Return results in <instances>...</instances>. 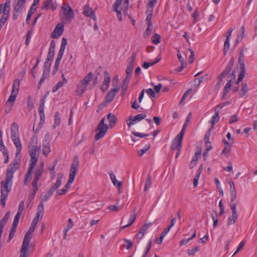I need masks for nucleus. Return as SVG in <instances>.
<instances>
[{
    "instance_id": "nucleus-1",
    "label": "nucleus",
    "mask_w": 257,
    "mask_h": 257,
    "mask_svg": "<svg viewBox=\"0 0 257 257\" xmlns=\"http://www.w3.org/2000/svg\"><path fill=\"white\" fill-rule=\"evenodd\" d=\"M18 169L19 167L10 164L7 170L6 179L1 182L0 203L3 208L6 206V200L12 190L14 174Z\"/></svg>"
},
{
    "instance_id": "nucleus-2",
    "label": "nucleus",
    "mask_w": 257,
    "mask_h": 257,
    "mask_svg": "<svg viewBox=\"0 0 257 257\" xmlns=\"http://www.w3.org/2000/svg\"><path fill=\"white\" fill-rule=\"evenodd\" d=\"M29 155L31 157V161L29 164L28 170L25 176L24 184L25 185H27L31 179L32 171L38 161V156L37 155V152H39L40 151L41 148L38 146H29Z\"/></svg>"
},
{
    "instance_id": "nucleus-3",
    "label": "nucleus",
    "mask_w": 257,
    "mask_h": 257,
    "mask_svg": "<svg viewBox=\"0 0 257 257\" xmlns=\"http://www.w3.org/2000/svg\"><path fill=\"white\" fill-rule=\"evenodd\" d=\"M79 166V158L77 156H75L73 160L72 163L71 165L70 166V173L69 175V179L67 183V184L65 185V186L64 187V188L66 189V190H68V189H69L71 186V184L74 182L76 174L77 172Z\"/></svg>"
},
{
    "instance_id": "nucleus-4",
    "label": "nucleus",
    "mask_w": 257,
    "mask_h": 257,
    "mask_svg": "<svg viewBox=\"0 0 257 257\" xmlns=\"http://www.w3.org/2000/svg\"><path fill=\"white\" fill-rule=\"evenodd\" d=\"M61 10L60 18L62 22L65 24L70 22L75 16L73 9L69 4H64L61 7Z\"/></svg>"
},
{
    "instance_id": "nucleus-5",
    "label": "nucleus",
    "mask_w": 257,
    "mask_h": 257,
    "mask_svg": "<svg viewBox=\"0 0 257 257\" xmlns=\"http://www.w3.org/2000/svg\"><path fill=\"white\" fill-rule=\"evenodd\" d=\"M108 130V126L105 123V118L103 117L98 123L96 131L98 133L95 135V140L97 141L103 138Z\"/></svg>"
},
{
    "instance_id": "nucleus-6",
    "label": "nucleus",
    "mask_w": 257,
    "mask_h": 257,
    "mask_svg": "<svg viewBox=\"0 0 257 257\" xmlns=\"http://www.w3.org/2000/svg\"><path fill=\"white\" fill-rule=\"evenodd\" d=\"M122 4H123L124 7L123 12L125 13V12L128 10L129 0H116L114 5L113 9L114 11L117 13V19L120 21H122V15L120 11L118 10V8Z\"/></svg>"
},
{
    "instance_id": "nucleus-7",
    "label": "nucleus",
    "mask_w": 257,
    "mask_h": 257,
    "mask_svg": "<svg viewBox=\"0 0 257 257\" xmlns=\"http://www.w3.org/2000/svg\"><path fill=\"white\" fill-rule=\"evenodd\" d=\"M32 232L28 231L24 236L23 242L21 247V252L29 254V243L32 238Z\"/></svg>"
},
{
    "instance_id": "nucleus-8",
    "label": "nucleus",
    "mask_w": 257,
    "mask_h": 257,
    "mask_svg": "<svg viewBox=\"0 0 257 257\" xmlns=\"http://www.w3.org/2000/svg\"><path fill=\"white\" fill-rule=\"evenodd\" d=\"M16 5L14 8V14L13 15V19L16 20L17 19L19 14L22 12L24 7V5L26 0H15Z\"/></svg>"
},
{
    "instance_id": "nucleus-9",
    "label": "nucleus",
    "mask_w": 257,
    "mask_h": 257,
    "mask_svg": "<svg viewBox=\"0 0 257 257\" xmlns=\"http://www.w3.org/2000/svg\"><path fill=\"white\" fill-rule=\"evenodd\" d=\"M233 65V61L231 59L228 62L227 65L226 66L225 70L222 72L220 75L218 77V81L216 85V86L219 88L221 86V82L222 79L230 72L231 68Z\"/></svg>"
},
{
    "instance_id": "nucleus-10",
    "label": "nucleus",
    "mask_w": 257,
    "mask_h": 257,
    "mask_svg": "<svg viewBox=\"0 0 257 257\" xmlns=\"http://www.w3.org/2000/svg\"><path fill=\"white\" fill-rule=\"evenodd\" d=\"M182 135L181 134L179 137L176 136L173 141L171 146V149L172 151L181 149L183 140Z\"/></svg>"
},
{
    "instance_id": "nucleus-11",
    "label": "nucleus",
    "mask_w": 257,
    "mask_h": 257,
    "mask_svg": "<svg viewBox=\"0 0 257 257\" xmlns=\"http://www.w3.org/2000/svg\"><path fill=\"white\" fill-rule=\"evenodd\" d=\"M146 116V114L144 113L139 114L135 116H130L129 120L127 121V124L128 126H130L145 119Z\"/></svg>"
},
{
    "instance_id": "nucleus-12",
    "label": "nucleus",
    "mask_w": 257,
    "mask_h": 257,
    "mask_svg": "<svg viewBox=\"0 0 257 257\" xmlns=\"http://www.w3.org/2000/svg\"><path fill=\"white\" fill-rule=\"evenodd\" d=\"M119 88L116 85V87L111 89L106 95L105 101L106 103H110L113 100L116 93L119 91Z\"/></svg>"
},
{
    "instance_id": "nucleus-13",
    "label": "nucleus",
    "mask_w": 257,
    "mask_h": 257,
    "mask_svg": "<svg viewBox=\"0 0 257 257\" xmlns=\"http://www.w3.org/2000/svg\"><path fill=\"white\" fill-rule=\"evenodd\" d=\"M110 81V76L107 71H105L104 73V79L102 84L100 87V89L105 92L108 88Z\"/></svg>"
},
{
    "instance_id": "nucleus-14",
    "label": "nucleus",
    "mask_w": 257,
    "mask_h": 257,
    "mask_svg": "<svg viewBox=\"0 0 257 257\" xmlns=\"http://www.w3.org/2000/svg\"><path fill=\"white\" fill-rule=\"evenodd\" d=\"M64 31V26L62 24L59 23L56 25L53 32L51 34L53 38H57L60 36Z\"/></svg>"
},
{
    "instance_id": "nucleus-15",
    "label": "nucleus",
    "mask_w": 257,
    "mask_h": 257,
    "mask_svg": "<svg viewBox=\"0 0 257 257\" xmlns=\"http://www.w3.org/2000/svg\"><path fill=\"white\" fill-rule=\"evenodd\" d=\"M11 137L12 141L19 139L18 125L16 122H13L11 124Z\"/></svg>"
},
{
    "instance_id": "nucleus-16",
    "label": "nucleus",
    "mask_w": 257,
    "mask_h": 257,
    "mask_svg": "<svg viewBox=\"0 0 257 257\" xmlns=\"http://www.w3.org/2000/svg\"><path fill=\"white\" fill-rule=\"evenodd\" d=\"M83 14L85 16L87 17H90L91 19H93L94 21L96 20V17L94 14V12L93 9L89 7H84Z\"/></svg>"
},
{
    "instance_id": "nucleus-17",
    "label": "nucleus",
    "mask_w": 257,
    "mask_h": 257,
    "mask_svg": "<svg viewBox=\"0 0 257 257\" xmlns=\"http://www.w3.org/2000/svg\"><path fill=\"white\" fill-rule=\"evenodd\" d=\"M51 9L53 11L56 9V6L53 4V0H47L43 2L42 9L48 10Z\"/></svg>"
},
{
    "instance_id": "nucleus-18",
    "label": "nucleus",
    "mask_w": 257,
    "mask_h": 257,
    "mask_svg": "<svg viewBox=\"0 0 257 257\" xmlns=\"http://www.w3.org/2000/svg\"><path fill=\"white\" fill-rule=\"evenodd\" d=\"M229 185L230 186V192L231 196L230 202L231 203H232L234 201L236 198V193L233 182L230 181L229 182Z\"/></svg>"
},
{
    "instance_id": "nucleus-19",
    "label": "nucleus",
    "mask_w": 257,
    "mask_h": 257,
    "mask_svg": "<svg viewBox=\"0 0 257 257\" xmlns=\"http://www.w3.org/2000/svg\"><path fill=\"white\" fill-rule=\"evenodd\" d=\"M44 171V163L41 162L36 170L34 171V177L40 179Z\"/></svg>"
},
{
    "instance_id": "nucleus-20",
    "label": "nucleus",
    "mask_w": 257,
    "mask_h": 257,
    "mask_svg": "<svg viewBox=\"0 0 257 257\" xmlns=\"http://www.w3.org/2000/svg\"><path fill=\"white\" fill-rule=\"evenodd\" d=\"M63 176L62 175L59 174L57 177L55 183L50 188V189L54 192L61 185L62 181Z\"/></svg>"
},
{
    "instance_id": "nucleus-21",
    "label": "nucleus",
    "mask_w": 257,
    "mask_h": 257,
    "mask_svg": "<svg viewBox=\"0 0 257 257\" xmlns=\"http://www.w3.org/2000/svg\"><path fill=\"white\" fill-rule=\"evenodd\" d=\"M93 77V73L90 72L83 79L80 81V83L86 86Z\"/></svg>"
},
{
    "instance_id": "nucleus-22",
    "label": "nucleus",
    "mask_w": 257,
    "mask_h": 257,
    "mask_svg": "<svg viewBox=\"0 0 257 257\" xmlns=\"http://www.w3.org/2000/svg\"><path fill=\"white\" fill-rule=\"evenodd\" d=\"M110 175V178L112 182V183L114 186L117 187L118 189H120L121 187V182L118 181L115 177V175L112 172L109 173Z\"/></svg>"
},
{
    "instance_id": "nucleus-23",
    "label": "nucleus",
    "mask_w": 257,
    "mask_h": 257,
    "mask_svg": "<svg viewBox=\"0 0 257 257\" xmlns=\"http://www.w3.org/2000/svg\"><path fill=\"white\" fill-rule=\"evenodd\" d=\"M63 77V81H60L58 82L55 86H54L52 88V91L53 92H56L60 88H61L64 84H66L67 82V80L64 77V75H62Z\"/></svg>"
},
{
    "instance_id": "nucleus-24",
    "label": "nucleus",
    "mask_w": 257,
    "mask_h": 257,
    "mask_svg": "<svg viewBox=\"0 0 257 257\" xmlns=\"http://www.w3.org/2000/svg\"><path fill=\"white\" fill-rule=\"evenodd\" d=\"M50 146L51 144L43 143L42 153L46 157L48 156L51 152Z\"/></svg>"
},
{
    "instance_id": "nucleus-25",
    "label": "nucleus",
    "mask_w": 257,
    "mask_h": 257,
    "mask_svg": "<svg viewBox=\"0 0 257 257\" xmlns=\"http://www.w3.org/2000/svg\"><path fill=\"white\" fill-rule=\"evenodd\" d=\"M2 143L3 148L1 150V151L3 153L4 157L5 158L4 163L7 164L9 162V152H8V150L7 149V148L4 145L3 142H2Z\"/></svg>"
},
{
    "instance_id": "nucleus-26",
    "label": "nucleus",
    "mask_w": 257,
    "mask_h": 257,
    "mask_svg": "<svg viewBox=\"0 0 257 257\" xmlns=\"http://www.w3.org/2000/svg\"><path fill=\"white\" fill-rule=\"evenodd\" d=\"M16 148L17 155L21 153L22 149V144L20 139L13 141Z\"/></svg>"
},
{
    "instance_id": "nucleus-27",
    "label": "nucleus",
    "mask_w": 257,
    "mask_h": 257,
    "mask_svg": "<svg viewBox=\"0 0 257 257\" xmlns=\"http://www.w3.org/2000/svg\"><path fill=\"white\" fill-rule=\"evenodd\" d=\"M107 119L109 122V126L110 127H112L114 125L117 120L115 116L111 113H109L108 114Z\"/></svg>"
},
{
    "instance_id": "nucleus-28",
    "label": "nucleus",
    "mask_w": 257,
    "mask_h": 257,
    "mask_svg": "<svg viewBox=\"0 0 257 257\" xmlns=\"http://www.w3.org/2000/svg\"><path fill=\"white\" fill-rule=\"evenodd\" d=\"M237 214L232 213V215L229 216L228 217V221L227 222V225L229 226L230 225L234 224L237 220Z\"/></svg>"
},
{
    "instance_id": "nucleus-29",
    "label": "nucleus",
    "mask_w": 257,
    "mask_h": 257,
    "mask_svg": "<svg viewBox=\"0 0 257 257\" xmlns=\"http://www.w3.org/2000/svg\"><path fill=\"white\" fill-rule=\"evenodd\" d=\"M136 213L132 214L130 215V218L128 219V224L125 225H124V226H122V227H121L120 229H123L124 228H125L131 226L134 222V221H135V220L136 219Z\"/></svg>"
},
{
    "instance_id": "nucleus-30",
    "label": "nucleus",
    "mask_w": 257,
    "mask_h": 257,
    "mask_svg": "<svg viewBox=\"0 0 257 257\" xmlns=\"http://www.w3.org/2000/svg\"><path fill=\"white\" fill-rule=\"evenodd\" d=\"M53 193L54 192L50 189L48 191L42 196L40 201L42 202L47 201Z\"/></svg>"
},
{
    "instance_id": "nucleus-31",
    "label": "nucleus",
    "mask_w": 257,
    "mask_h": 257,
    "mask_svg": "<svg viewBox=\"0 0 257 257\" xmlns=\"http://www.w3.org/2000/svg\"><path fill=\"white\" fill-rule=\"evenodd\" d=\"M87 87L80 84H79L77 85L76 92L78 95H82L83 93L86 90Z\"/></svg>"
},
{
    "instance_id": "nucleus-32",
    "label": "nucleus",
    "mask_w": 257,
    "mask_h": 257,
    "mask_svg": "<svg viewBox=\"0 0 257 257\" xmlns=\"http://www.w3.org/2000/svg\"><path fill=\"white\" fill-rule=\"evenodd\" d=\"M19 86H20V81L18 79H15L14 81L12 92H14V93L15 92V93L18 94Z\"/></svg>"
},
{
    "instance_id": "nucleus-33",
    "label": "nucleus",
    "mask_w": 257,
    "mask_h": 257,
    "mask_svg": "<svg viewBox=\"0 0 257 257\" xmlns=\"http://www.w3.org/2000/svg\"><path fill=\"white\" fill-rule=\"evenodd\" d=\"M231 86V84H230V83H226V85H225L224 89H223L222 96L223 99H226V96L230 91Z\"/></svg>"
},
{
    "instance_id": "nucleus-34",
    "label": "nucleus",
    "mask_w": 257,
    "mask_h": 257,
    "mask_svg": "<svg viewBox=\"0 0 257 257\" xmlns=\"http://www.w3.org/2000/svg\"><path fill=\"white\" fill-rule=\"evenodd\" d=\"M245 28L244 26H242L241 28V31L239 34L238 35L236 39V43L238 44L244 38V36Z\"/></svg>"
},
{
    "instance_id": "nucleus-35",
    "label": "nucleus",
    "mask_w": 257,
    "mask_h": 257,
    "mask_svg": "<svg viewBox=\"0 0 257 257\" xmlns=\"http://www.w3.org/2000/svg\"><path fill=\"white\" fill-rule=\"evenodd\" d=\"M219 119V110H215V114L212 117L211 123L213 127V125L218 121Z\"/></svg>"
},
{
    "instance_id": "nucleus-36",
    "label": "nucleus",
    "mask_w": 257,
    "mask_h": 257,
    "mask_svg": "<svg viewBox=\"0 0 257 257\" xmlns=\"http://www.w3.org/2000/svg\"><path fill=\"white\" fill-rule=\"evenodd\" d=\"M244 48H243L242 49L240 52L239 56L238 58V63H239L240 67H242V68H243V66H245V64L244 63Z\"/></svg>"
},
{
    "instance_id": "nucleus-37",
    "label": "nucleus",
    "mask_w": 257,
    "mask_h": 257,
    "mask_svg": "<svg viewBox=\"0 0 257 257\" xmlns=\"http://www.w3.org/2000/svg\"><path fill=\"white\" fill-rule=\"evenodd\" d=\"M15 155L16 156L14 160H13V162L11 164L15 166L19 167V164L21 160V153L17 155V153H16Z\"/></svg>"
},
{
    "instance_id": "nucleus-38",
    "label": "nucleus",
    "mask_w": 257,
    "mask_h": 257,
    "mask_svg": "<svg viewBox=\"0 0 257 257\" xmlns=\"http://www.w3.org/2000/svg\"><path fill=\"white\" fill-rule=\"evenodd\" d=\"M67 41L66 38H63L62 39V42L60 46L59 53L64 54V52L65 50L66 46L67 45Z\"/></svg>"
},
{
    "instance_id": "nucleus-39",
    "label": "nucleus",
    "mask_w": 257,
    "mask_h": 257,
    "mask_svg": "<svg viewBox=\"0 0 257 257\" xmlns=\"http://www.w3.org/2000/svg\"><path fill=\"white\" fill-rule=\"evenodd\" d=\"M151 176L150 174H148L146 179L145 185V191H147L151 186Z\"/></svg>"
},
{
    "instance_id": "nucleus-40",
    "label": "nucleus",
    "mask_w": 257,
    "mask_h": 257,
    "mask_svg": "<svg viewBox=\"0 0 257 257\" xmlns=\"http://www.w3.org/2000/svg\"><path fill=\"white\" fill-rule=\"evenodd\" d=\"M240 71L236 83H238L240 81L242 80V79L244 77L245 67L243 66V68H242V67H240Z\"/></svg>"
},
{
    "instance_id": "nucleus-41",
    "label": "nucleus",
    "mask_w": 257,
    "mask_h": 257,
    "mask_svg": "<svg viewBox=\"0 0 257 257\" xmlns=\"http://www.w3.org/2000/svg\"><path fill=\"white\" fill-rule=\"evenodd\" d=\"M152 43L155 45H158L161 42V37L160 35L155 34L152 37Z\"/></svg>"
},
{
    "instance_id": "nucleus-42",
    "label": "nucleus",
    "mask_w": 257,
    "mask_h": 257,
    "mask_svg": "<svg viewBox=\"0 0 257 257\" xmlns=\"http://www.w3.org/2000/svg\"><path fill=\"white\" fill-rule=\"evenodd\" d=\"M38 137L37 136H33L31 137L30 142L29 143V146L33 147V146H38Z\"/></svg>"
},
{
    "instance_id": "nucleus-43",
    "label": "nucleus",
    "mask_w": 257,
    "mask_h": 257,
    "mask_svg": "<svg viewBox=\"0 0 257 257\" xmlns=\"http://www.w3.org/2000/svg\"><path fill=\"white\" fill-rule=\"evenodd\" d=\"M229 41H230V38H228V37H226V39L224 42V49H223V52H224V54H226L227 52L229 49V47H230Z\"/></svg>"
},
{
    "instance_id": "nucleus-44",
    "label": "nucleus",
    "mask_w": 257,
    "mask_h": 257,
    "mask_svg": "<svg viewBox=\"0 0 257 257\" xmlns=\"http://www.w3.org/2000/svg\"><path fill=\"white\" fill-rule=\"evenodd\" d=\"M33 34V31L32 29L29 30L26 35V38L25 40V44L28 46L30 43V40L32 38Z\"/></svg>"
},
{
    "instance_id": "nucleus-45",
    "label": "nucleus",
    "mask_w": 257,
    "mask_h": 257,
    "mask_svg": "<svg viewBox=\"0 0 257 257\" xmlns=\"http://www.w3.org/2000/svg\"><path fill=\"white\" fill-rule=\"evenodd\" d=\"M160 60V59H157L156 61H154V62H145L143 65H142V67L144 68V69H148L149 67H150V66H153V65L155 64L156 63H157L158 62H159Z\"/></svg>"
},
{
    "instance_id": "nucleus-46",
    "label": "nucleus",
    "mask_w": 257,
    "mask_h": 257,
    "mask_svg": "<svg viewBox=\"0 0 257 257\" xmlns=\"http://www.w3.org/2000/svg\"><path fill=\"white\" fill-rule=\"evenodd\" d=\"M151 146L150 144L146 145L144 148L138 151V154L140 156L143 155L150 148Z\"/></svg>"
},
{
    "instance_id": "nucleus-47",
    "label": "nucleus",
    "mask_w": 257,
    "mask_h": 257,
    "mask_svg": "<svg viewBox=\"0 0 257 257\" xmlns=\"http://www.w3.org/2000/svg\"><path fill=\"white\" fill-rule=\"evenodd\" d=\"M134 66H127L126 69L125 78L131 79L132 77V72L133 71Z\"/></svg>"
},
{
    "instance_id": "nucleus-48",
    "label": "nucleus",
    "mask_w": 257,
    "mask_h": 257,
    "mask_svg": "<svg viewBox=\"0 0 257 257\" xmlns=\"http://www.w3.org/2000/svg\"><path fill=\"white\" fill-rule=\"evenodd\" d=\"M131 79L125 78L123 81V84L122 85V90L123 91H126L127 89L128 85Z\"/></svg>"
},
{
    "instance_id": "nucleus-49",
    "label": "nucleus",
    "mask_w": 257,
    "mask_h": 257,
    "mask_svg": "<svg viewBox=\"0 0 257 257\" xmlns=\"http://www.w3.org/2000/svg\"><path fill=\"white\" fill-rule=\"evenodd\" d=\"M61 119L59 113L58 112H56L55 114V122H54V127H55L57 126H58L60 123Z\"/></svg>"
},
{
    "instance_id": "nucleus-50",
    "label": "nucleus",
    "mask_w": 257,
    "mask_h": 257,
    "mask_svg": "<svg viewBox=\"0 0 257 257\" xmlns=\"http://www.w3.org/2000/svg\"><path fill=\"white\" fill-rule=\"evenodd\" d=\"M17 95L18 94L15 93V92H11V95L10 96L7 102L13 104Z\"/></svg>"
},
{
    "instance_id": "nucleus-51",
    "label": "nucleus",
    "mask_w": 257,
    "mask_h": 257,
    "mask_svg": "<svg viewBox=\"0 0 257 257\" xmlns=\"http://www.w3.org/2000/svg\"><path fill=\"white\" fill-rule=\"evenodd\" d=\"M37 223L38 221H37L36 219H33L31 224V226H30L29 230L28 231L33 233L35 229Z\"/></svg>"
},
{
    "instance_id": "nucleus-52",
    "label": "nucleus",
    "mask_w": 257,
    "mask_h": 257,
    "mask_svg": "<svg viewBox=\"0 0 257 257\" xmlns=\"http://www.w3.org/2000/svg\"><path fill=\"white\" fill-rule=\"evenodd\" d=\"M55 55V50L52 49H49L47 57V59H48V60H52L53 61V58Z\"/></svg>"
},
{
    "instance_id": "nucleus-53",
    "label": "nucleus",
    "mask_w": 257,
    "mask_h": 257,
    "mask_svg": "<svg viewBox=\"0 0 257 257\" xmlns=\"http://www.w3.org/2000/svg\"><path fill=\"white\" fill-rule=\"evenodd\" d=\"M153 11L152 10H150L149 11L148 10L147 11L146 13L147 14V16L146 18V21L148 23V24H150V23H152L151 19L153 16Z\"/></svg>"
},
{
    "instance_id": "nucleus-54",
    "label": "nucleus",
    "mask_w": 257,
    "mask_h": 257,
    "mask_svg": "<svg viewBox=\"0 0 257 257\" xmlns=\"http://www.w3.org/2000/svg\"><path fill=\"white\" fill-rule=\"evenodd\" d=\"M248 91L247 86L246 84H243L240 92V96L243 97Z\"/></svg>"
},
{
    "instance_id": "nucleus-55",
    "label": "nucleus",
    "mask_w": 257,
    "mask_h": 257,
    "mask_svg": "<svg viewBox=\"0 0 257 257\" xmlns=\"http://www.w3.org/2000/svg\"><path fill=\"white\" fill-rule=\"evenodd\" d=\"M152 29H153V25L152 24V23H150V24H148L147 29L144 34V36L145 37L149 36L150 35Z\"/></svg>"
},
{
    "instance_id": "nucleus-56",
    "label": "nucleus",
    "mask_w": 257,
    "mask_h": 257,
    "mask_svg": "<svg viewBox=\"0 0 257 257\" xmlns=\"http://www.w3.org/2000/svg\"><path fill=\"white\" fill-rule=\"evenodd\" d=\"M146 93L149 95L151 98H156L155 91L152 88H149L146 90Z\"/></svg>"
},
{
    "instance_id": "nucleus-57",
    "label": "nucleus",
    "mask_w": 257,
    "mask_h": 257,
    "mask_svg": "<svg viewBox=\"0 0 257 257\" xmlns=\"http://www.w3.org/2000/svg\"><path fill=\"white\" fill-rule=\"evenodd\" d=\"M235 73L232 72L231 74H229L227 77V83H230L232 84V82L235 79Z\"/></svg>"
},
{
    "instance_id": "nucleus-58",
    "label": "nucleus",
    "mask_w": 257,
    "mask_h": 257,
    "mask_svg": "<svg viewBox=\"0 0 257 257\" xmlns=\"http://www.w3.org/2000/svg\"><path fill=\"white\" fill-rule=\"evenodd\" d=\"M38 190V189H37L33 188L32 191L30 192V194L29 195V198L31 201L33 200Z\"/></svg>"
},
{
    "instance_id": "nucleus-59",
    "label": "nucleus",
    "mask_w": 257,
    "mask_h": 257,
    "mask_svg": "<svg viewBox=\"0 0 257 257\" xmlns=\"http://www.w3.org/2000/svg\"><path fill=\"white\" fill-rule=\"evenodd\" d=\"M199 251V248L197 246L193 247L191 249L188 250V254L189 255L194 254L196 252Z\"/></svg>"
},
{
    "instance_id": "nucleus-60",
    "label": "nucleus",
    "mask_w": 257,
    "mask_h": 257,
    "mask_svg": "<svg viewBox=\"0 0 257 257\" xmlns=\"http://www.w3.org/2000/svg\"><path fill=\"white\" fill-rule=\"evenodd\" d=\"M124 241L125 242V244L124 245L125 246L127 249H130L133 246V243L132 241L128 239H124Z\"/></svg>"
},
{
    "instance_id": "nucleus-61",
    "label": "nucleus",
    "mask_w": 257,
    "mask_h": 257,
    "mask_svg": "<svg viewBox=\"0 0 257 257\" xmlns=\"http://www.w3.org/2000/svg\"><path fill=\"white\" fill-rule=\"evenodd\" d=\"M40 179L36 178L34 177L33 180L32 182V185L33 186V188L35 189H39L38 186V183Z\"/></svg>"
},
{
    "instance_id": "nucleus-62",
    "label": "nucleus",
    "mask_w": 257,
    "mask_h": 257,
    "mask_svg": "<svg viewBox=\"0 0 257 257\" xmlns=\"http://www.w3.org/2000/svg\"><path fill=\"white\" fill-rule=\"evenodd\" d=\"M245 244V241L244 240H242L240 243L239 244L238 247H237V249L236 250V251H235V252L234 253L233 255H235L236 254V253H237L241 249H242L243 248V247H244V245Z\"/></svg>"
},
{
    "instance_id": "nucleus-63",
    "label": "nucleus",
    "mask_w": 257,
    "mask_h": 257,
    "mask_svg": "<svg viewBox=\"0 0 257 257\" xmlns=\"http://www.w3.org/2000/svg\"><path fill=\"white\" fill-rule=\"evenodd\" d=\"M52 60H48V59H46V61L44 63V70H49L50 67L52 63Z\"/></svg>"
},
{
    "instance_id": "nucleus-64",
    "label": "nucleus",
    "mask_w": 257,
    "mask_h": 257,
    "mask_svg": "<svg viewBox=\"0 0 257 257\" xmlns=\"http://www.w3.org/2000/svg\"><path fill=\"white\" fill-rule=\"evenodd\" d=\"M157 0H151L149 1L148 3V6L147 7V10L148 11L150 10H152L153 11L154 4L156 3Z\"/></svg>"
}]
</instances>
